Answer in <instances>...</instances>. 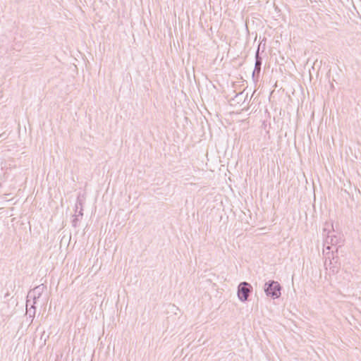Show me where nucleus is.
<instances>
[{
	"instance_id": "nucleus-7",
	"label": "nucleus",
	"mask_w": 361,
	"mask_h": 361,
	"mask_svg": "<svg viewBox=\"0 0 361 361\" xmlns=\"http://www.w3.org/2000/svg\"><path fill=\"white\" fill-rule=\"evenodd\" d=\"M331 265H332L331 261H329V265L327 264L326 261L325 262V266H326V269H328V266H329V269L332 271L333 274L338 273V267H336V266H331Z\"/></svg>"
},
{
	"instance_id": "nucleus-4",
	"label": "nucleus",
	"mask_w": 361,
	"mask_h": 361,
	"mask_svg": "<svg viewBox=\"0 0 361 361\" xmlns=\"http://www.w3.org/2000/svg\"><path fill=\"white\" fill-rule=\"evenodd\" d=\"M44 289L45 286L44 285H40L35 287L32 290L28 293L27 297V299L32 298L33 301L36 302V300L39 298Z\"/></svg>"
},
{
	"instance_id": "nucleus-3",
	"label": "nucleus",
	"mask_w": 361,
	"mask_h": 361,
	"mask_svg": "<svg viewBox=\"0 0 361 361\" xmlns=\"http://www.w3.org/2000/svg\"><path fill=\"white\" fill-rule=\"evenodd\" d=\"M330 231H328L326 233V238L324 243V246H326V250L331 249V245H336L339 243L340 238L336 235L331 234L330 235Z\"/></svg>"
},
{
	"instance_id": "nucleus-8",
	"label": "nucleus",
	"mask_w": 361,
	"mask_h": 361,
	"mask_svg": "<svg viewBox=\"0 0 361 361\" xmlns=\"http://www.w3.org/2000/svg\"><path fill=\"white\" fill-rule=\"evenodd\" d=\"M78 216H75L73 221H72V224L74 227H76L77 226V224H78Z\"/></svg>"
},
{
	"instance_id": "nucleus-1",
	"label": "nucleus",
	"mask_w": 361,
	"mask_h": 361,
	"mask_svg": "<svg viewBox=\"0 0 361 361\" xmlns=\"http://www.w3.org/2000/svg\"><path fill=\"white\" fill-rule=\"evenodd\" d=\"M264 292L267 296L271 297L273 299L279 298L281 293V286L278 281L270 280L265 283L264 287Z\"/></svg>"
},
{
	"instance_id": "nucleus-6",
	"label": "nucleus",
	"mask_w": 361,
	"mask_h": 361,
	"mask_svg": "<svg viewBox=\"0 0 361 361\" xmlns=\"http://www.w3.org/2000/svg\"><path fill=\"white\" fill-rule=\"evenodd\" d=\"M258 51H257L256 56H255V71L252 73L253 75H255V71H257L258 73H259L260 69H261L262 59L259 56Z\"/></svg>"
},
{
	"instance_id": "nucleus-5",
	"label": "nucleus",
	"mask_w": 361,
	"mask_h": 361,
	"mask_svg": "<svg viewBox=\"0 0 361 361\" xmlns=\"http://www.w3.org/2000/svg\"><path fill=\"white\" fill-rule=\"evenodd\" d=\"M29 302H30V300L27 299V302H26L27 314L29 315L30 317H34L35 314V304L36 303V302L33 301V302L31 305V307H29Z\"/></svg>"
},
{
	"instance_id": "nucleus-2",
	"label": "nucleus",
	"mask_w": 361,
	"mask_h": 361,
	"mask_svg": "<svg viewBox=\"0 0 361 361\" xmlns=\"http://www.w3.org/2000/svg\"><path fill=\"white\" fill-rule=\"evenodd\" d=\"M252 291V286L247 282L243 281L238 286L237 295L241 302L248 300L250 294Z\"/></svg>"
},
{
	"instance_id": "nucleus-9",
	"label": "nucleus",
	"mask_w": 361,
	"mask_h": 361,
	"mask_svg": "<svg viewBox=\"0 0 361 361\" xmlns=\"http://www.w3.org/2000/svg\"><path fill=\"white\" fill-rule=\"evenodd\" d=\"M82 214H82V209H80V211L79 212L78 215L77 216H82Z\"/></svg>"
},
{
	"instance_id": "nucleus-11",
	"label": "nucleus",
	"mask_w": 361,
	"mask_h": 361,
	"mask_svg": "<svg viewBox=\"0 0 361 361\" xmlns=\"http://www.w3.org/2000/svg\"><path fill=\"white\" fill-rule=\"evenodd\" d=\"M3 136H4V134L1 135H0V137H3Z\"/></svg>"
},
{
	"instance_id": "nucleus-10",
	"label": "nucleus",
	"mask_w": 361,
	"mask_h": 361,
	"mask_svg": "<svg viewBox=\"0 0 361 361\" xmlns=\"http://www.w3.org/2000/svg\"><path fill=\"white\" fill-rule=\"evenodd\" d=\"M326 229L324 228V231H323V235H326Z\"/></svg>"
}]
</instances>
